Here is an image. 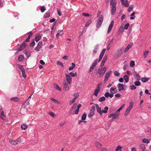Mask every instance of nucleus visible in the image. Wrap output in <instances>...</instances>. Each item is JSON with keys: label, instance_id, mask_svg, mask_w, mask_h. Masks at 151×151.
Listing matches in <instances>:
<instances>
[{"label": "nucleus", "instance_id": "a211bd4d", "mask_svg": "<svg viewBox=\"0 0 151 151\" xmlns=\"http://www.w3.org/2000/svg\"><path fill=\"white\" fill-rule=\"evenodd\" d=\"M133 105V103L132 102H131L129 103V106L127 109L126 110L130 112V110L132 109Z\"/></svg>", "mask_w": 151, "mask_h": 151}, {"label": "nucleus", "instance_id": "7ed1b4c3", "mask_svg": "<svg viewBox=\"0 0 151 151\" xmlns=\"http://www.w3.org/2000/svg\"><path fill=\"white\" fill-rule=\"evenodd\" d=\"M124 50V47H122L117 50L116 52L115 53V55L117 57H119L122 55Z\"/></svg>", "mask_w": 151, "mask_h": 151}, {"label": "nucleus", "instance_id": "79ce46f5", "mask_svg": "<svg viewBox=\"0 0 151 151\" xmlns=\"http://www.w3.org/2000/svg\"><path fill=\"white\" fill-rule=\"evenodd\" d=\"M134 85L136 86H139L140 85L141 83L139 81H137L134 82Z\"/></svg>", "mask_w": 151, "mask_h": 151}, {"label": "nucleus", "instance_id": "393cba45", "mask_svg": "<svg viewBox=\"0 0 151 151\" xmlns=\"http://www.w3.org/2000/svg\"><path fill=\"white\" fill-rule=\"evenodd\" d=\"M28 127L27 125L26 124H22L21 126V128L22 130H25Z\"/></svg>", "mask_w": 151, "mask_h": 151}, {"label": "nucleus", "instance_id": "13d9d810", "mask_svg": "<svg viewBox=\"0 0 151 151\" xmlns=\"http://www.w3.org/2000/svg\"><path fill=\"white\" fill-rule=\"evenodd\" d=\"M40 11L41 12H43L45 10V7L44 6H42L40 7Z\"/></svg>", "mask_w": 151, "mask_h": 151}, {"label": "nucleus", "instance_id": "9d476101", "mask_svg": "<svg viewBox=\"0 0 151 151\" xmlns=\"http://www.w3.org/2000/svg\"><path fill=\"white\" fill-rule=\"evenodd\" d=\"M100 90V88H99V86L98 85L97 86V88L95 90L93 94L94 95L96 96H97L98 94V93L99 92Z\"/></svg>", "mask_w": 151, "mask_h": 151}, {"label": "nucleus", "instance_id": "09e8293b", "mask_svg": "<svg viewBox=\"0 0 151 151\" xmlns=\"http://www.w3.org/2000/svg\"><path fill=\"white\" fill-rule=\"evenodd\" d=\"M142 142L144 143H148L150 142V141L147 139L144 138L142 140Z\"/></svg>", "mask_w": 151, "mask_h": 151}, {"label": "nucleus", "instance_id": "f704fd0d", "mask_svg": "<svg viewBox=\"0 0 151 151\" xmlns=\"http://www.w3.org/2000/svg\"><path fill=\"white\" fill-rule=\"evenodd\" d=\"M106 98L104 96H102L98 100L99 101V102H102L103 101H104L105 100Z\"/></svg>", "mask_w": 151, "mask_h": 151}, {"label": "nucleus", "instance_id": "4c0bfd02", "mask_svg": "<svg viewBox=\"0 0 151 151\" xmlns=\"http://www.w3.org/2000/svg\"><path fill=\"white\" fill-rule=\"evenodd\" d=\"M72 66L70 67L68 69L69 70H72L75 67V63H72Z\"/></svg>", "mask_w": 151, "mask_h": 151}, {"label": "nucleus", "instance_id": "3c124183", "mask_svg": "<svg viewBox=\"0 0 151 151\" xmlns=\"http://www.w3.org/2000/svg\"><path fill=\"white\" fill-rule=\"evenodd\" d=\"M18 67H19V68L21 69V71H23V70H25L23 66L22 65H18Z\"/></svg>", "mask_w": 151, "mask_h": 151}, {"label": "nucleus", "instance_id": "9b49d317", "mask_svg": "<svg viewBox=\"0 0 151 151\" xmlns=\"http://www.w3.org/2000/svg\"><path fill=\"white\" fill-rule=\"evenodd\" d=\"M66 76V80L68 83L70 84L72 81V78L70 76L68 75L67 74H65Z\"/></svg>", "mask_w": 151, "mask_h": 151}, {"label": "nucleus", "instance_id": "5fc2aeb1", "mask_svg": "<svg viewBox=\"0 0 151 151\" xmlns=\"http://www.w3.org/2000/svg\"><path fill=\"white\" fill-rule=\"evenodd\" d=\"M134 65H135V63H134V61L133 60H132L130 63V66L131 67H132L133 66H134Z\"/></svg>", "mask_w": 151, "mask_h": 151}, {"label": "nucleus", "instance_id": "7c9ffc66", "mask_svg": "<svg viewBox=\"0 0 151 151\" xmlns=\"http://www.w3.org/2000/svg\"><path fill=\"white\" fill-rule=\"evenodd\" d=\"M24 53L26 57L28 58H29L30 56L31 52L29 51H25Z\"/></svg>", "mask_w": 151, "mask_h": 151}, {"label": "nucleus", "instance_id": "58836bf2", "mask_svg": "<svg viewBox=\"0 0 151 151\" xmlns=\"http://www.w3.org/2000/svg\"><path fill=\"white\" fill-rule=\"evenodd\" d=\"M97 112H98L101 116H102L101 109L100 107L96 109Z\"/></svg>", "mask_w": 151, "mask_h": 151}, {"label": "nucleus", "instance_id": "e2e57ef3", "mask_svg": "<svg viewBox=\"0 0 151 151\" xmlns=\"http://www.w3.org/2000/svg\"><path fill=\"white\" fill-rule=\"evenodd\" d=\"M50 16V14L49 13L45 14L44 16V17L45 18L48 17Z\"/></svg>", "mask_w": 151, "mask_h": 151}, {"label": "nucleus", "instance_id": "423d86ee", "mask_svg": "<svg viewBox=\"0 0 151 151\" xmlns=\"http://www.w3.org/2000/svg\"><path fill=\"white\" fill-rule=\"evenodd\" d=\"M42 47V42H40L38 44L37 46L35 48V50L37 51H40V49Z\"/></svg>", "mask_w": 151, "mask_h": 151}, {"label": "nucleus", "instance_id": "37998d69", "mask_svg": "<svg viewBox=\"0 0 151 151\" xmlns=\"http://www.w3.org/2000/svg\"><path fill=\"white\" fill-rule=\"evenodd\" d=\"M50 99L55 103L60 104V102L57 100L52 98H50Z\"/></svg>", "mask_w": 151, "mask_h": 151}, {"label": "nucleus", "instance_id": "ea45409f", "mask_svg": "<svg viewBox=\"0 0 151 151\" xmlns=\"http://www.w3.org/2000/svg\"><path fill=\"white\" fill-rule=\"evenodd\" d=\"M134 6L133 5H131L128 8V11L129 12H130L132 11L133 8Z\"/></svg>", "mask_w": 151, "mask_h": 151}, {"label": "nucleus", "instance_id": "052dcab7", "mask_svg": "<svg viewBox=\"0 0 151 151\" xmlns=\"http://www.w3.org/2000/svg\"><path fill=\"white\" fill-rule=\"evenodd\" d=\"M149 51H146L144 53V58H145L147 56V55L149 53Z\"/></svg>", "mask_w": 151, "mask_h": 151}, {"label": "nucleus", "instance_id": "a878e982", "mask_svg": "<svg viewBox=\"0 0 151 151\" xmlns=\"http://www.w3.org/2000/svg\"><path fill=\"white\" fill-rule=\"evenodd\" d=\"M63 34V32L62 30H59L56 35V37L58 38L59 36H61Z\"/></svg>", "mask_w": 151, "mask_h": 151}, {"label": "nucleus", "instance_id": "864d4df0", "mask_svg": "<svg viewBox=\"0 0 151 151\" xmlns=\"http://www.w3.org/2000/svg\"><path fill=\"white\" fill-rule=\"evenodd\" d=\"M82 15L85 16V17H91V15L87 13H83L82 14Z\"/></svg>", "mask_w": 151, "mask_h": 151}, {"label": "nucleus", "instance_id": "1a4fd4ad", "mask_svg": "<svg viewBox=\"0 0 151 151\" xmlns=\"http://www.w3.org/2000/svg\"><path fill=\"white\" fill-rule=\"evenodd\" d=\"M106 50V49H104L101 52V53L99 59V62H100L101 59L102 58L103 56H104V54Z\"/></svg>", "mask_w": 151, "mask_h": 151}, {"label": "nucleus", "instance_id": "2eb2a0df", "mask_svg": "<svg viewBox=\"0 0 151 151\" xmlns=\"http://www.w3.org/2000/svg\"><path fill=\"white\" fill-rule=\"evenodd\" d=\"M122 5L124 6L127 7L129 6V4L127 0H124L122 1Z\"/></svg>", "mask_w": 151, "mask_h": 151}, {"label": "nucleus", "instance_id": "bb28decb", "mask_svg": "<svg viewBox=\"0 0 151 151\" xmlns=\"http://www.w3.org/2000/svg\"><path fill=\"white\" fill-rule=\"evenodd\" d=\"M140 148L142 150V151H145V146L144 144H141L140 145Z\"/></svg>", "mask_w": 151, "mask_h": 151}, {"label": "nucleus", "instance_id": "49530a36", "mask_svg": "<svg viewBox=\"0 0 151 151\" xmlns=\"http://www.w3.org/2000/svg\"><path fill=\"white\" fill-rule=\"evenodd\" d=\"M86 114L85 113L83 114L82 116L81 119L82 120H85L86 118Z\"/></svg>", "mask_w": 151, "mask_h": 151}, {"label": "nucleus", "instance_id": "cd10ccee", "mask_svg": "<svg viewBox=\"0 0 151 151\" xmlns=\"http://www.w3.org/2000/svg\"><path fill=\"white\" fill-rule=\"evenodd\" d=\"M11 100L14 102H17L19 101V99L17 97H13L11 99Z\"/></svg>", "mask_w": 151, "mask_h": 151}, {"label": "nucleus", "instance_id": "603ef678", "mask_svg": "<svg viewBox=\"0 0 151 151\" xmlns=\"http://www.w3.org/2000/svg\"><path fill=\"white\" fill-rule=\"evenodd\" d=\"M76 104H74L73 106L72 107L71 109V111H73L75 109H76Z\"/></svg>", "mask_w": 151, "mask_h": 151}, {"label": "nucleus", "instance_id": "bf43d9fd", "mask_svg": "<svg viewBox=\"0 0 151 151\" xmlns=\"http://www.w3.org/2000/svg\"><path fill=\"white\" fill-rule=\"evenodd\" d=\"M73 96H74V98L75 99H76L79 96V94L78 93H75L73 94Z\"/></svg>", "mask_w": 151, "mask_h": 151}, {"label": "nucleus", "instance_id": "774afa93", "mask_svg": "<svg viewBox=\"0 0 151 151\" xmlns=\"http://www.w3.org/2000/svg\"><path fill=\"white\" fill-rule=\"evenodd\" d=\"M106 98L108 97L109 96V93L108 92H106L104 94Z\"/></svg>", "mask_w": 151, "mask_h": 151}, {"label": "nucleus", "instance_id": "4d7b16f0", "mask_svg": "<svg viewBox=\"0 0 151 151\" xmlns=\"http://www.w3.org/2000/svg\"><path fill=\"white\" fill-rule=\"evenodd\" d=\"M22 76L24 78H26L27 77V76L25 74V70H23V71H22Z\"/></svg>", "mask_w": 151, "mask_h": 151}, {"label": "nucleus", "instance_id": "c85d7f7f", "mask_svg": "<svg viewBox=\"0 0 151 151\" xmlns=\"http://www.w3.org/2000/svg\"><path fill=\"white\" fill-rule=\"evenodd\" d=\"M149 78H142L141 79V81L144 82L145 83L147 82L148 81V80H149Z\"/></svg>", "mask_w": 151, "mask_h": 151}, {"label": "nucleus", "instance_id": "69168bd1", "mask_svg": "<svg viewBox=\"0 0 151 151\" xmlns=\"http://www.w3.org/2000/svg\"><path fill=\"white\" fill-rule=\"evenodd\" d=\"M57 64L58 65H59L62 66L63 67L64 66V65H63V63L60 61H58L57 62Z\"/></svg>", "mask_w": 151, "mask_h": 151}, {"label": "nucleus", "instance_id": "412c9836", "mask_svg": "<svg viewBox=\"0 0 151 151\" xmlns=\"http://www.w3.org/2000/svg\"><path fill=\"white\" fill-rule=\"evenodd\" d=\"M41 38V36L40 35H37L35 37V40L37 42L40 40Z\"/></svg>", "mask_w": 151, "mask_h": 151}, {"label": "nucleus", "instance_id": "c9c22d12", "mask_svg": "<svg viewBox=\"0 0 151 151\" xmlns=\"http://www.w3.org/2000/svg\"><path fill=\"white\" fill-rule=\"evenodd\" d=\"M98 47V45H96V46H95L94 50H93V51L95 54L97 52Z\"/></svg>", "mask_w": 151, "mask_h": 151}, {"label": "nucleus", "instance_id": "e433bc0d", "mask_svg": "<svg viewBox=\"0 0 151 151\" xmlns=\"http://www.w3.org/2000/svg\"><path fill=\"white\" fill-rule=\"evenodd\" d=\"M110 4L112 6H116V4L112 0H111L110 1Z\"/></svg>", "mask_w": 151, "mask_h": 151}, {"label": "nucleus", "instance_id": "5701e85b", "mask_svg": "<svg viewBox=\"0 0 151 151\" xmlns=\"http://www.w3.org/2000/svg\"><path fill=\"white\" fill-rule=\"evenodd\" d=\"M110 91L111 93H115L117 92V89L116 88H111L110 89Z\"/></svg>", "mask_w": 151, "mask_h": 151}, {"label": "nucleus", "instance_id": "b1692460", "mask_svg": "<svg viewBox=\"0 0 151 151\" xmlns=\"http://www.w3.org/2000/svg\"><path fill=\"white\" fill-rule=\"evenodd\" d=\"M108 109V107L107 106H106L104 107V109L101 110L102 116L103 115V113H106L107 112V110Z\"/></svg>", "mask_w": 151, "mask_h": 151}, {"label": "nucleus", "instance_id": "c756f323", "mask_svg": "<svg viewBox=\"0 0 151 151\" xmlns=\"http://www.w3.org/2000/svg\"><path fill=\"white\" fill-rule=\"evenodd\" d=\"M134 78L137 80H140L141 78L138 74H136L134 76Z\"/></svg>", "mask_w": 151, "mask_h": 151}, {"label": "nucleus", "instance_id": "338daca9", "mask_svg": "<svg viewBox=\"0 0 151 151\" xmlns=\"http://www.w3.org/2000/svg\"><path fill=\"white\" fill-rule=\"evenodd\" d=\"M136 88V87L134 85H132L130 87V89L131 90H134Z\"/></svg>", "mask_w": 151, "mask_h": 151}, {"label": "nucleus", "instance_id": "f3484780", "mask_svg": "<svg viewBox=\"0 0 151 151\" xmlns=\"http://www.w3.org/2000/svg\"><path fill=\"white\" fill-rule=\"evenodd\" d=\"M107 58V57L106 56H104V58L103 59V60H102V61L101 63V64L100 65V66L101 67H102L103 66H104V63L106 61Z\"/></svg>", "mask_w": 151, "mask_h": 151}, {"label": "nucleus", "instance_id": "473e14b6", "mask_svg": "<svg viewBox=\"0 0 151 151\" xmlns=\"http://www.w3.org/2000/svg\"><path fill=\"white\" fill-rule=\"evenodd\" d=\"M112 73V71L111 70L109 71L105 75V76L109 78L110 76L111 75Z\"/></svg>", "mask_w": 151, "mask_h": 151}, {"label": "nucleus", "instance_id": "4be33fe9", "mask_svg": "<svg viewBox=\"0 0 151 151\" xmlns=\"http://www.w3.org/2000/svg\"><path fill=\"white\" fill-rule=\"evenodd\" d=\"M24 56L23 55H20L18 57V59L19 62L22 61L24 60Z\"/></svg>", "mask_w": 151, "mask_h": 151}, {"label": "nucleus", "instance_id": "6e6552de", "mask_svg": "<svg viewBox=\"0 0 151 151\" xmlns=\"http://www.w3.org/2000/svg\"><path fill=\"white\" fill-rule=\"evenodd\" d=\"M0 117L3 120L6 119V117L4 114V111L2 109H0Z\"/></svg>", "mask_w": 151, "mask_h": 151}, {"label": "nucleus", "instance_id": "6ab92c4d", "mask_svg": "<svg viewBox=\"0 0 151 151\" xmlns=\"http://www.w3.org/2000/svg\"><path fill=\"white\" fill-rule=\"evenodd\" d=\"M63 84L64 85L63 88L64 90H68L69 89V87L68 84L66 83L65 81L63 83Z\"/></svg>", "mask_w": 151, "mask_h": 151}, {"label": "nucleus", "instance_id": "680f3d73", "mask_svg": "<svg viewBox=\"0 0 151 151\" xmlns=\"http://www.w3.org/2000/svg\"><path fill=\"white\" fill-rule=\"evenodd\" d=\"M129 25V23H127L125 25V26L124 27V29H127L128 28V27Z\"/></svg>", "mask_w": 151, "mask_h": 151}, {"label": "nucleus", "instance_id": "72a5a7b5", "mask_svg": "<svg viewBox=\"0 0 151 151\" xmlns=\"http://www.w3.org/2000/svg\"><path fill=\"white\" fill-rule=\"evenodd\" d=\"M98 61V59H97L96 60L93 62V63L92 66L93 67H95L96 66V65L97 64V62Z\"/></svg>", "mask_w": 151, "mask_h": 151}, {"label": "nucleus", "instance_id": "aec40b11", "mask_svg": "<svg viewBox=\"0 0 151 151\" xmlns=\"http://www.w3.org/2000/svg\"><path fill=\"white\" fill-rule=\"evenodd\" d=\"M116 7L115 6H111V13L112 15L114 14L116 12Z\"/></svg>", "mask_w": 151, "mask_h": 151}, {"label": "nucleus", "instance_id": "ddd939ff", "mask_svg": "<svg viewBox=\"0 0 151 151\" xmlns=\"http://www.w3.org/2000/svg\"><path fill=\"white\" fill-rule=\"evenodd\" d=\"M114 24V22L113 21H111L110 24L109 25L108 30V33L109 34Z\"/></svg>", "mask_w": 151, "mask_h": 151}, {"label": "nucleus", "instance_id": "a19ab883", "mask_svg": "<svg viewBox=\"0 0 151 151\" xmlns=\"http://www.w3.org/2000/svg\"><path fill=\"white\" fill-rule=\"evenodd\" d=\"M95 145L99 148H101V145L98 142H96V143Z\"/></svg>", "mask_w": 151, "mask_h": 151}, {"label": "nucleus", "instance_id": "dca6fc26", "mask_svg": "<svg viewBox=\"0 0 151 151\" xmlns=\"http://www.w3.org/2000/svg\"><path fill=\"white\" fill-rule=\"evenodd\" d=\"M133 45V43L132 42H131L130 43V44H128L127 47L126 48L125 50H124V52L125 53L127 52L128 50Z\"/></svg>", "mask_w": 151, "mask_h": 151}, {"label": "nucleus", "instance_id": "f257e3e1", "mask_svg": "<svg viewBox=\"0 0 151 151\" xmlns=\"http://www.w3.org/2000/svg\"><path fill=\"white\" fill-rule=\"evenodd\" d=\"M106 70V68L105 67L101 69H98L96 70L97 71V73L99 74V76L101 77L104 76Z\"/></svg>", "mask_w": 151, "mask_h": 151}, {"label": "nucleus", "instance_id": "4468645a", "mask_svg": "<svg viewBox=\"0 0 151 151\" xmlns=\"http://www.w3.org/2000/svg\"><path fill=\"white\" fill-rule=\"evenodd\" d=\"M26 47V45L24 42H23L22 45H21L20 47L18 50V52L21 51H22Z\"/></svg>", "mask_w": 151, "mask_h": 151}, {"label": "nucleus", "instance_id": "2f4dec72", "mask_svg": "<svg viewBox=\"0 0 151 151\" xmlns=\"http://www.w3.org/2000/svg\"><path fill=\"white\" fill-rule=\"evenodd\" d=\"M124 80H125L126 83H127L128 82L129 79L127 75H124Z\"/></svg>", "mask_w": 151, "mask_h": 151}, {"label": "nucleus", "instance_id": "8fccbe9b", "mask_svg": "<svg viewBox=\"0 0 151 151\" xmlns=\"http://www.w3.org/2000/svg\"><path fill=\"white\" fill-rule=\"evenodd\" d=\"M69 75L70 76H71L72 77H74L76 76H77V74L76 73H73L72 72H70L69 73Z\"/></svg>", "mask_w": 151, "mask_h": 151}, {"label": "nucleus", "instance_id": "39448f33", "mask_svg": "<svg viewBox=\"0 0 151 151\" xmlns=\"http://www.w3.org/2000/svg\"><path fill=\"white\" fill-rule=\"evenodd\" d=\"M117 87L118 88V90L119 91L125 90V88H124V87H125L126 88L127 87V86L126 85L120 83L118 84Z\"/></svg>", "mask_w": 151, "mask_h": 151}, {"label": "nucleus", "instance_id": "a18cd8bd", "mask_svg": "<svg viewBox=\"0 0 151 151\" xmlns=\"http://www.w3.org/2000/svg\"><path fill=\"white\" fill-rule=\"evenodd\" d=\"M122 149V147L119 146H118L115 150V151H121Z\"/></svg>", "mask_w": 151, "mask_h": 151}, {"label": "nucleus", "instance_id": "20e7f679", "mask_svg": "<svg viewBox=\"0 0 151 151\" xmlns=\"http://www.w3.org/2000/svg\"><path fill=\"white\" fill-rule=\"evenodd\" d=\"M95 110V107L94 106H92L90 111V112L88 115V116L90 118L93 116L94 114V111Z\"/></svg>", "mask_w": 151, "mask_h": 151}, {"label": "nucleus", "instance_id": "c03bdc74", "mask_svg": "<svg viewBox=\"0 0 151 151\" xmlns=\"http://www.w3.org/2000/svg\"><path fill=\"white\" fill-rule=\"evenodd\" d=\"M54 87L56 89L59 91H61V89L57 85H55L54 86Z\"/></svg>", "mask_w": 151, "mask_h": 151}, {"label": "nucleus", "instance_id": "f8f14e48", "mask_svg": "<svg viewBox=\"0 0 151 151\" xmlns=\"http://www.w3.org/2000/svg\"><path fill=\"white\" fill-rule=\"evenodd\" d=\"M108 117L109 118H112V119H116L118 117L114 113L108 115Z\"/></svg>", "mask_w": 151, "mask_h": 151}, {"label": "nucleus", "instance_id": "0e129e2a", "mask_svg": "<svg viewBox=\"0 0 151 151\" xmlns=\"http://www.w3.org/2000/svg\"><path fill=\"white\" fill-rule=\"evenodd\" d=\"M49 114L52 117H54L55 114L52 112L50 111L49 112Z\"/></svg>", "mask_w": 151, "mask_h": 151}, {"label": "nucleus", "instance_id": "de8ad7c7", "mask_svg": "<svg viewBox=\"0 0 151 151\" xmlns=\"http://www.w3.org/2000/svg\"><path fill=\"white\" fill-rule=\"evenodd\" d=\"M91 21L90 20H89L86 23V24L85 25V26L86 27H87L89 26V25L91 23Z\"/></svg>", "mask_w": 151, "mask_h": 151}, {"label": "nucleus", "instance_id": "6e6d98bb", "mask_svg": "<svg viewBox=\"0 0 151 151\" xmlns=\"http://www.w3.org/2000/svg\"><path fill=\"white\" fill-rule=\"evenodd\" d=\"M114 74L116 76H118L120 75L119 73L116 71L114 72Z\"/></svg>", "mask_w": 151, "mask_h": 151}, {"label": "nucleus", "instance_id": "0eeeda50", "mask_svg": "<svg viewBox=\"0 0 151 151\" xmlns=\"http://www.w3.org/2000/svg\"><path fill=\"white\" fill-rule=\"evenodd\" d=\"M9 141L12 145H17L18 143H20L21 142V140L19 139L13 140L11 141L9 140Z\"/></svg>", "mask_w": 151, "mask_h": 151}, {"label": "nucleus", "instance_id": "f03ea898", "mask_svg": "<svg viewBox=\"0 0 151 151\" xmlns=\"http://www.w3.org/2000/svg\"><path fill=\"white\" fill-rule=\"evenodd\" d=\"M104 19V17L103 15H100L99 16L98 19V21L96 24V27L97 28H99L101 25Z\"/></svg>", "mask_w": 151, "mask_h": 151}]
</instances>
